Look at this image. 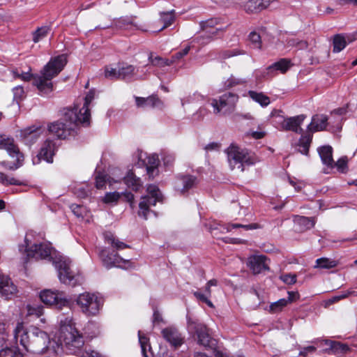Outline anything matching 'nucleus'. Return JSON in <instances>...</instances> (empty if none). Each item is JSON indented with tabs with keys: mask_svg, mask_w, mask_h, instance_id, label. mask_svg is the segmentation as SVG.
I'll use <instances>...</instances> for the list:
<instances>
[{
	"mask_svg": "<svg viewBox=\"0 0 357 357\" xmlns=\"http://www.w3.org/2000/svg\"><path fill=\"white\" fill-rule=\"evenodd\" d=\"M95 98V91L90 90L84 98L83 107L63 109L62 117L48 124V131L59 139H66L77 134L79 125L88 126L90 124L91 113L89 105Z\"/></svg>",
	"mask_w": 357,
	"mask_h": 357,
	"instance_id": "obj_1",
	"label": "nucleus"
},
{
	"mask_svg": "<svg viewBox=\"0 0 357 357\" xmlns=\"http://www.w3.org/2000/svg\"><path fill=\"white\" fill-rule=\"evenodd\" d=\"M26 259L25 263L29 259H47L53 260V264L58 271L59 278L62 283L70 286L82 284L83 277L78 272L71 268V261L64 257H56L53 259L52 248L47 243L33 244L31 248L26 249Z\"/></svg>",
	"mask_w": 357,
	"mask_h": 357,
	"instance_id": "obj_2",
	"label": "nucleus"
},
{
	"mask_svg": "<svg viewBox=\"0 0 357 357\" xmlns=\"http://www.w3.org/2000/svg\"><path fill=\"white\" fill-rule=\"evenodd\" d=\"M66 64V58L60 55L52 58L40 71V75L31 73V68L28 72H19L17 69L12 71L13 77L24 82L33 79V84L39 91L40 95H48L53 91L52 79L58 75Z\"/></svg>",
	"mask_w": 357,
	"mask_h": 357,
	"instance_id": "obj_3",
	"label": "nucleus"
},
{
	"mask_svg": "<svg viewBox=\"0 0 357 357\" xmlns=\"http://www.w3.org/2000/svg\"><path fill=\"white\" fill-rule=\"evenodd\" d=\"M16 342L27 351L33 354H42L47 350L52 343L49 335L33 326L26 328L22 322H18L14 329Z\"/></svg>",
	"mask_w": 357,
	"mask_h": 357,
	"instance_id": "obj_4",
	"label": "nucleus"
},
{
	"mask_svg": "<svg viewBox=\"0 0 357 357\" xmlns=\"http://www.w3.org/2000/svg\"><path fill=\"white\" fill-rule=\"evenodd\" d=\"M58 338L61 345L70 354L80 357H102L98 352L82 348L84 344V337L71 321L61 324Z\"/></svg>",
	"mask_w": 357,
	"mask_h": 357,
	"instance_id": "obj_5",
	"label": "nucleus"
},
{
	"mask_svg": "<svg viewBox=\"0 0 357 357\" xmlns=\"http://www.w3.org/2000/svg\"><path fill=\"white\" fill-rule=\"evenodd\" d=\"M105 242L109 244L112 248V251L109 252L105 248H101L98 251V256L101 259L103 265L107 268L113 266H119L121 264H126L128 260L123 259L116 251L122 250L130 248V245L121 241L114 234L110 231L103 233Z\"/></svg>",
	"mask_w": 357,
	"mask_h": 357,
	"instance_id": "obj_6",
	"label": "nucleus"
},
{
	"mask_svg": "<svg viewBox=\"0 0 357 357\" xmlns=\"http://www.w3.org/2000/svg\"><path fill=\"white\" fill-rule=\"evenodd\" d=\"M225 152L231 169H237L243 172L245 170V166L252 165L257 162L254 154L234 144H231Z\"/></svg>",
	"mask_w": 357,
	"mask_h": 357,
	"instance_id": "obj_7",
	"label": "nucleus"
},
{
	"mask_svg": "<svg viewBox=\"0 0 357 357\" xmlns=\"http://www.w3.org/2000/svg\"><path fill=\"white\" fill-rule=\"evenodd\" d=\"M76 303L80 307L81 311L87 316L98 314L102 305L100 298L89 292L80 294L76 300Z\"/></svg>",
	"mask_w": 357,
	"mask_h": 357,
	"instance_id": "obj_8",
	"label": "nucleus"
},
{
	"mask_svg": "<svg viewBox=\"0 0 357 357\" xmlns=\"http://www.w3.org/2000/svg\"><path fill=\"white\" fill-rule=\"evenodd\" d=\"M188 328L190 332L195 333L197 336L198 343L205 347L213 348L215 340L213 339L206 326L197 320L188 318Z\"/></svg>",
	"mask_w": 357,
	"mask_h": 357,
	"instance_id": "obj_9",
	"label": "nucleus"
},
{
	"mask_svg": "<svg viewBox=\"0 0 357 357\" xmlns=\"http://www.w3.org/2000/svg\"><path fill=\"white\" fill-rule=\"evenodd\" d=\"M218 23L219 20L213 18L200 22L201 29L204 32L199 38L202 45H206L210 43L224 33L225 29L223 28L215 27Z\"/></svg>",
	"mask_w": 357,
	"mask_h": 357,
	"instance_id": "obj_10",
	"label": "nucleus"
},
{
	"mask_svg": "<svg viewBox=\"0 0 357 357\" xmlns=\"http://www.w3.org/2000/svg\"><path fill=\"white\" fill-rule=\"evenodd\" d=\"M57 149L54 140L47 139L40 148V150L36 158L33 159V164H38L41 160L47 162H53V156Z\"/></svg>",
	"mask_w": 357,
	"mask_h": 357,
	"instance_id": "obj_11",
	"label": "nucleus"
},
{
	"mask_svg": "<svg viewBox=\"0 0 357 357\" xmlns=\"http://www.w3.org/2000/svg\"><path fill=\"white\" fill-rule=\"evenodd\" d=\"M237 94L228 92L220 96L219 99H212L211 105L213 107V113L219 114L221 110L226 107H233L238 101Z\"/></svg>",
	"mask_w": 357,
	"mask_h": 357,
	"instance_id": "obj_12",
	"label": "nucleus"
},
{
	"mask_svg": "<svg viewBox=\"0 0 357 357\" xmlns=\"http://www.w3.org/2000/svg\"><path fill=\"white\" fill-rule=\"evenodd\" d=\"M0 149L6 150L9 155L20 162L24 160V155L20 151L13 138L6 135H0Z\"/></svg>",
	"mask_w": 357,
	"mask_h": 357,
	"instance_id": "obj_13",
	"label": "nucleus"
},
{
	"mask_svg": "<svg viewBox=\"0 0 357 357\" xmlns=\"http://www.w3.org/2000/svg\"><path fill=\"white\" fill-rule=\"evenodd\" d=\"M40 298L43 303L50 305H55L58 308H61L68 303V301L64 298L61 294L56 293L50 290L41 291Z\"/></svg>",
	"mask_w": 357,
	"mask_h": 357,
	"instance_id": "obj_14",
	"label": "nucleus"
},
{
	"mask_svg": "<svg viewBox=\"0 0 357 357\" xmlns=\"http://www.w3.org/2000/svg\"><path fill=\"white\" fill-rule=\"evenodd\" d=\"M268 259L263 255H253L248 258L247 265L253 274H259L264 271L269 270Z\"/></svg>",
	"mask_w": 357,
	"mask_h": 357,
	"instance_id": "obj_15",
	"label": "nucleus"
},
{
	"mask_svg": "<svg viewBox=\"0 0 357 357\" xmlns=\"http://www.w3.org/2000/svg\"><path fill=\"white\" fill-rule=\"evenodd\" d=\"M17 287L11 279L5 275H0V296L5 299H12L17 294Z\"/></svg>",
	"mask_w": 357,
	"mask_h": 357,
	"instance_id": "obj_16",
	"label": "nucleus"
},
{
	"mask_svg": "<svg viewBox=\"0 0 357 357\" xmlns=\"http://www.w3.org/2000/svg\"><path fill=\"white\" fill-rule=\"evenodd\" d=\"M305 114L286 118L281 123L280 126L282 130L287 131H292L296 133L302 134L303 130L301 128V125L305 119Z\"/></svg>",
	"mask_w": 357,
	"mask_h": 357,
	"instance_id": "obj_17",
	"label": "nucleus"
},
{
	"mask_svg": "<svg viewBox=\"0 0 357 357\" xmlns=\"http://www.w3.org/2000/svg\"><path fill=\"white\" fill-rule=\"evenodd\" d=\"M162 337L172 346L178 347L184 342V337L179 333L177 328L170 326L162 331Z\"/></svg>",
	"mask_w": 357,
	"mask_h": 357,
	"instance_id": "obj_18",
	"label": "nucleus"
},
{
	"mask_svg": "<svg viewBox=\"0 0 357 357\" xmlns=\"http://www.w3.org/2000/svg\"><path fill=\"white\" fill-rule=\"evenodd\" d=\"M196 177L191 175H182L177 177L174 189L179 194H184L196 184Z\"/></svg>",
	"mask_w": 357,
	"mask_h": 357,
	"instance_id": "obj_19",
	"label": "nucleus"
},
{
	"mask_svg": "<svg viewBox=\"0 0 357 357\" xmlns=\"http://www.w3.org/2000/svg\"><path fill=\"white\" fill-rule=\"evenodd\" d=\"M291 66L292 64L289 59H281L266 68L265 72H264L263 77H273L278 70L280 71L282 73H285Z\"/></svg>",
	"mask_w": 357,
	"mask_h": 357,
	"instance_id": "obj_20",
	"label": "nucleus"
},
{
	"mask_svg": "<svg viewBox=\"0 0 357 357\" xmlns=\"http://www.w3.org/2000/svg\"><path fill=\"white\" fill-rule=\"evenodd\" d=\"M41 127L33 126L21 131V136L26 144H31L35 143L43 134Z\"/></svg>",
	"mask_w": 357,
	"mask_h": 357,
	"instance_id": "obj_21",
	"label": "nucleus"
},
{
	"mask_svg": "<svg viewBox=\"0 0 357 357\" xmlns=\"http://www.w3.org/2000/svg\"><path fill=\"white\" fill-rule=\"evenodd\" d=\"M218 285V280L216 279H212L208 281L204 288V293L197 291L193 292L194 296L199 301L206 303L208 307L213 308L214 305L213 303L209 300V297L211 295V287H215Z\"/></svg>",
	"mask_w": 357,
	"mask_h": 357,
	"instance_id": "obj_22",
	"label": "nucleus"
},
{
	"mask_svg": "<svg viewBox=\"0 0 357 357\" xmlns=\"http://www.w3.org/2000/svg\"><path fill=\"white\" fill-rule=\"evenodd\" d=\"M328 125V117L324 114H315L312 116L311 123L307 126V130L316 132L326 129Z\"/></svg>",
	"mask_w": 357,
	"mask_h": 357,
	"instance_id": "obj_23",
	"label": "nucleus"
},
{
	"mask_svg": "<svg viewBox=\"0 0 357 357\" xmlns=\"http://www.w3.org/2000/svg\"><path fill=\"white\" fill-rule=\"evenodd\" d=\"M135 102L137 107L155 108L162 105V101L156 96H151L147 98L135 97Z\"/></svg>",
	"mask_w": 357,
	"mask_h": 357,
	"instance_id": "obj_24",
	"label": "nucleus"
},
{
	"mask_svg": "<svg viewBox=\"0 0 357 357\" xmlns=\"http://www.w3.org/2000/svg\"><path fill=\"white\" fill-rule=\"evenodd\" d=\"M135 16H126L116 19L114 22V26L116 29L124 30L139 29L137 24L134 22Z\"/></svg>",
	"mask_w": 357,
	"mask_h": 357,
	"instance_id": "obj_25",
	"label": "nucleus"
},
{
	"mask_svg": "<svg viewBox=\"0 0 357 357\" xmlns=\"http://www.w3.org/2000/svg\"><path fill=\"white\" fill-rule=\"evenodd\" d=\"M293 220L295 225L298 226V229L301 232L312 229L316 222V219L314 217L307 218L301 215H294Z\"/></svg>",
	"mask_w": 357,
	"mask_h": 357,
	"instance_id": "obj_26",
	"label": "nucleus"
},
{
	"mask_svg": "<svg viewBox=\"0 0 357 357\" xmlns=\"http://www.w3.org/2000/svg\"><path fill=\"white\" fill-rule=\"evenodd\" d=\"M268 6V0H250L245 5L248 13H257Z\"/></svg>",
	"mask_w": 357,
	"mask_h": 357,
	"instance_id": "obj_27",
	"label": "nucleus"
},
{
	"mask_svg": "<svg viewBox=\"0 0 357 357\" xmlns=\"http://www.w3.org/2000/svg\"><path fill=\"white\" fill-rule=\"evenodd\" d=\"M326 344L330 346L328 353L337 356H342L349 351V347L347 344L337 341L326 340Z\"/></svg>",
	"mask_w": 357,
	"mask_h": 357,
	"instance_id": "obj_28",
	"label": "nucleus"
},
{
	"mask_svg": "<svg viewBox=\"0 0 357 357\" xmlns=\"http://www.w3.org/2000/svg\"><path fill=\"white\" fill-rule=\"evenodd\" d=\"M134 195L129 192L114 191L108 192L102 201H133Z\"/></svg>",
	"mask_w": 357,
	"mask_h": 357,
	"instance_id": "obj_29",
	"label": "nucleus"
},
{
	"mask_svg": "<svg viewBox=\"0 0 357 357\" xmlns=\"http://www.w3.org/2000/svg\"><path fill=\"white\" fill-rule=\"evenodd\" d=\"M318 153L320 155L322 162L328 167H333V149L331 146L326 145L319 147Z\"/></svg>",
	"mask_w": 357,
	"mask_h": 357,
	"instance_id": "obj_30",
	"label": "nucleus"
},
{
	"mask_svg": "<svg viewBox=\"0 0 357 357\" xmlns=\"http://www.w3.org/2000/svg\"><path fill=\"white\" fill-rule=\"evenodd\" d=\"M143 199H147V201H163L164 195L160 188L155 185H149L146 188V195Z\"/></svg>",
	"mask_w": 357,
	"mask_h": 357,
	"instance_id": "obj_31",
	"label": "nucleus"
},
{
	"mask_svg": "<svg viewBox=\"0 0 357 357\" xmlns=\"http://www.w3.org/2000/svg\"><path fill=\"white\" fill-rule=\"evenodd\" d=\"M123 181L125 184L133 190L137 191L142 187L140 178L137 177L132 171L128 172Z\"/></svg>",
	"mask_w": 357,
	"mask_h": 357,
	"instance_id": "obj_32",
	"label": "nucleus"
},
{
	"mask_svg": "<svg viewBox=\"0 0 357 357\" xmlns=\"http://www.w3.org/2000/svg\"><path fill=\"white\" fill-rule=\"evenodd\" d=\"M160 22L163 23V26L159 30V31L167 28L170 25H172L175 21V10H172L170 11L167 12H160Z\"/></svg>",
	"mask_w": 357,
	"mask_h": 357,
	"instance_id": "obj_33",
	"label": "nucleus"
},
{
	"mask_svg": "<svg viewBox=\"0 0 357 357\" xmlns=\"http://www.w3.org/2000/svg\"><path fill=\"white\" fill-rule=\"evenodd\" d=\"M312 139V135L307 133L302 135L298 142V151L304 155H307L309 152V148Z\"/></svg>",
	"mask_w": 357,
	"mask_h": 357,
	"instance_id": "obj_34",
	"label": "nucleus"
},
{
	"mask_svg": "<svg viewBox=\"0 0 357 357\" xmlns=\"http://www.w3.org/2000/svg\"><path fill=\"white\" fill-rule=\"evenodd\" d=\"M139 342L141 346L142 353L144 357H152L153 353L151 347L149 344V340L148 337L142 335V332H138Z\"/></svg>",
	"mask_w": 357,
	"mask_h": 357,
	"instance_id": "obj_35",
	"label": "nucleus"
},
{
	"mask_svg": "<svg viewBox=\"0 0 357 357\" xmlns=\"http://www.w3.org/2000/svg\"><path fill=\"white\" fill-rule=\"evenodd\" d=\"M248 95L250 98H252L256 102L259 103L262 107H266L271 102L269 97L262 92L249 91Z\"/></svg>",
	"mask_w": 357,
	"mask_h": 357,
	"instance_id": "obj_36",
	"label": "nucleus"
},
{
	"mask_svg": "<svg viewBox=\"0 0 357 357\" xmlns=\"http://www.w3.org/2000/svg\"><path fill=\"white\" fill-rule=\"evenodd\" d=\"M70 208L77 218H84V217H88L90 213V211L83 204L73 203L70 206Z\"/></svg>",
	"mask_w": 357,
	"mask_h": 357,
	"instance_id": "obj_37",
	"label": "nucleus"
},
{
	"mask_svg": "<svg viewBox=\"0 0 357 357\" xmlns=\"http://www.w3.org/2000/svg\"><path fill=\"white\" fill-rule=\"evenodd\" d=\"M149 62L151 65L157 67H165L171 66L174 63V61H171L169 59H164L161 56H153V54H151L149 57Z\"/></svg>",
	"mask_w": 357,
	"mask_h": 357,
	"instance_id": "obj_38",
	"label": "nucleus"
},
{
	"mask_svg": "<svg viewBox=\"0 0 357 357\" xmlns=\"http://www.w3.org/2000/svg\"><path fill=\"white\" fill-rule=\"evenodd\" d=\"M50 31V28L48 26L38 27L34 32H33V41L35 43H38L45 37Z\"/></svg>",
	"mask_w": 357,
	"mask_h": 357,
	"instance_id": "obj_39",
	"label": "nucleus"
},
{
	"mask_svg": "<svg viewBox=\"0 0 357 357\" xmlns=\"http://www.w3.org/2000/svg\"><path fill=\"white\" fill-rule=\"evenodd\" d=\"M135 74V67L128 65L119 69V79L128 80L130 79Z\"/></svg>",
	"mask_w": 357,
	"mask_h": 357,
	"instance_id": "obj_40",
	"label": "nucleus"
},
{
	"mask_svg": "<svg viewBox=\"0 0 357 357\" xmlns=\"http://www.w3.org/2000/svg\"><path fill=\"white\" fill-rule=\"evenodd\" d=\"M259 227L258 224L252 223L249 225H242L238 223H228L225 225L224 228L227 232L231 231L233 229L243 228L245 230L255 229Z\"/></svg>",
	"mask_w": 357,
	"mask_h": 357,
	"instance_id": "obj_41",
	"label": "nucleus"
},
{
	"mask_svg": "<svg viewBox=\"0 0 357 357\" xmlns=\"http://www.w3.org/2000/svg\"><path fill=\"white\" fill-rule=\"evenodd\" d=\"M347 45V41L342 35L337 34L333 38V52H340Z\"/></svg>",
	"mask_w": 357,
	"mask_h": 357,
	"instance_id": "obj_42",
	"label": "nucleus"
},
{
	"mask_svg": "<svg viewBox=\"0 0 357 357\" xmlns=\"http://www.w3.org/2000/svg\"><path fill=\"white\" fill-rule=\"evenodd\" d=\"M148 164L146 171L149 176L153 177L154 172L157 170V167L159 165V160L157 155H153L148 158Z\"/></svg>",
	"mask_w": 357,
	"mask_h": 357,
	"instance_id": "obj_43",
	"label": "nucleus"
},
{
	"mask_svg": "<svg viewBox=\"0 0 357 357\" xmlns=\"http://www.w3.org/2000/svg\"><path fill=\"white\" fill-rule=\"evenodd\" d=\"M337 265L335 261L331 260L326 257L317 259L316 260V265L314 268H331L335 267Z\"/></svg>",
	"mask_w": 357,
	"mask_h": 357,
	"instance_id": "obj_44",
	"label": "nucleus"
},
{
	"mask_svg": "<svg viewBox=\"0 0 357 357\" xmlns=\"http://www.w3.org/2000/svg\"><path fill=\"white\" fill-rule=\"evenodd\" d=\"M109 183V185H112V181L109 178V177L103 174V173H98V174L96 176V187L97 189H102L103 188L106 183Z\"/></svg>",
	"mask_w": 357,
	"mask_h": 357,
	"instance_id": "obj_45",
	"label": "nucleus"
},
{
	"mask_svg": "<svg viewBox=\"0 0 357 357\" xmlns=\"http://www.w3.org/2000/svg\"><path fill=\"white\" fill-rule=\"evenodd\" d=\"M0 183L3 184L4 185H21L23 184V182L20 181L17 178H15L14 177L8 176L2 172H0Z\"/></svg>",
	"mask_w": 357,
	"mask_h": 357,
	"instance_id": "obj_46",
	"label": "nucleus"
},
{
	"mask_svg": "<svg viewBox=\"0 0 357 357\" xmlns=\"http://www.w3.org/2000/svg\"><path fill=\"white\" fill-rule=\"evenodd\" d=\"M0 357H23V356L17 348L6 347L0 351Z\"/></svg>",
	"mask_w": 357,
	"mask_h": 357,
	"instance_id": "obj_47",
	"label": "nucleus"
},
{
	"mask_svg": "<svg viewBox=\"0 0 357 357\" xmlns=\"http://www.w3.org/2000/svg\"><path fill=\"white\" fill-rule=\"evenodd\" d=\"M247 82L246 79L237 78L231 75L225 82V87L229 89L237 85H242Z\"/></svg>",
	"mask_w": 357,
	"mask_h": 357,
	"instance_id": "obj_48",
	"label": "nucleus"
},
{
	"mask_svg": "<svg viewBox=\"0 0 357 357\" xmlns=\"http://www.w3.org/2000/svg\"><path fill=\"white\" fill-rule=\"evenodd\" d=\"M245 51L240 49H233L224 50L220 54V57L222 59H227L232 56L245 54Z\"/></svg>",
	"mask_w": 357,
	"mask_h": 357,
	"instance_id": "obj_49",
	"label": "nucleus"
},
{
	"mask_svg": "<svg viewBox=\"0 0 357 357\" xmlns=\"http://www.w3.org/2000/svg\"><path fill=\"white\" fill-rule=\"evenodd\" d=\"M289 304V301L286 298H281L276 302L271 304L270 310L272 312H278Z\"/></svg>",
	"mask_w": 357,
	"mask_h": 357,
	"instance_id": "obj_50",
	"label": "nucleus"
},
{
	"mask_svg": "<svg viewBox=\"0 0 357 357\" xmlns=\"http://www.w3.org/2000/svg\"><path fill=\"white\" fill-rule=\"evenodd\" d=\"M149 203L151 204L152 206H155L156 202H139V211L138 215L143 217L144 219H147V215L150 212Z\"/></svg>",
	"mask_w": 357,
	"mask_h": 357,
	"instance_id": "obj_51",
	"label": "nucleus"
},
{
	"mask_svg": "<svg viewBox=\"0 0 357 357\" xmlns=\"http://www.w3.org/2000/svg\"><path fill=\"white\" fill-rule=\"evenodd\" d=\"M28 315H36L40 317L43 314V307L40 305H27Z\"/></svg>",
	"mask_w": 357,
	"mask_h": 357,
	"instance_id": "obj_52",
	"label": "nucleus"
},
{
	"mask_svg": "<svg viewBox=\"0 0 357 357\" xmlns=\"http://www.w3.org/2000/svg\"><path fill=\"white\" fill-rule=\"evenodd\" d=\"M287 44L289 47H296L299 50H303L307 47V43L305 40L297 38H289L287 40Z\"/></svg>",
	"mask_w": 357,
	"mask_h": 357,
	"instance_id": "obj_53",
	"label": "nucleus"
},
{
	"mask_svg": "<svg viewBox=\"0 0 357 357\" xmlns=\"http://www.w3.org/2000/svg\"><path fill=\"white\" fill-rule=\"evenodd\" d=\"M248 37L255 48L261 49V36L259 33H257L256 31H252L250 33Z\"/></svg>",
	"mask_w": 357,
	"mask_h": 357,
	"instance_id": "obj_54",
	"label": "nucleus"
},
{
	"mask_svg": "<svg viewBox=\"0 0 357 357\" xmlns=\"http://www.w3.org/2000/svg\"><path fill=\"white\" fill-rule=\"evenodd\" d=\"M119 70L109 66H106L105 69V77L110 79H119Z\"/></svg>",
	"mask_w": 357,
	"mask_h": 357,
	"instance_id": "obj_55",
	"label": "nucleus"
},
{
	"mask_svg": "<svg viewBox=\"0 0 357 357\" xmlns=\"http://www.w3.org/2000/svg\"><path fill=\"white\" fill-rule=\"evenodd\" d=\"M352 294H353V291L352 290H347L345 292L340 293V294L331 298L328 301V303L329 304L335 303H336V302H337V301H340L342 299H344V298L349 297L350 295H352Z\"/></svg>",
	"mask_w": 357,
	"mask_h": 357,
	"instance_id": "obj_56",
	"label": "nucleus"
},
{
	"mask_svg": "<svg viewBox=\"0 0 357 357\" xmlns=\"http://www.w3.org/2000/svg\"><path fill=\"white\" fill-rule=\"evenodd\" d=\"M347 158L342 157L340 158L335 163H333V166L337 167V170L340 172L344 173L347 169Z\"/></svg>",
	"mask_w": 357,
	"mask_h": 357,
	"instance_id": "obj_57",
	"label": "nucleus"
},
{
	"mask_svg": "<svg viewBox=\"0 0 357 357\" xmlns=\"http://www.w3.org/2000/svg\"><path fill=\"white\" fill-rule=\"evenodd\" d=\"M280 279L287 284H294L296 282V275L291 273L282 274L280 276Z\"/></svg>",
	"mask_w": 357,
	"mask_h": 357,
	"instance_id": "obj_58",
	"label": "nucleus"
},
{
	"mask_svg": "<svg viewBox=\"0 0 357 357\" xmlns=\"http://www.w3.org/2000/svg\"><path fill=\"white\" fill-rule=\"evenodd\" d=\"M13 98L14 100L19 101L24 97V90L21 86H17L13 88Z\"/></svg>",
	"mask_w": 357,
	"mask_h": 357,
	"instance_id": "obj_59",
	"label": "nucleus"
},
{
	"mask_svg": "<svg viewBox=\"0 0 357 357\" xmlns=\"http://www.w3.org/2000/svg\"><path fill=\"white\" fill-rule=\"evenodd\" d=\"M162 159L165 165H172L175 160V156L173 153L164 152L162 155Z\"/></svg>",
	"mask_w": 357,
	"mask_h": 357,
	"instance_id": "obj_60",
	"label": "nucleus"
},
{
	"mask_svg": "<svg viewBox=\"0 0 357 357\" xmlns=\"http://www.w3.org/2000/svg\"><path fill=\"white\" fill-rule=\"evenodd\" d=\"M22 161L18 162L17 160H16V162L13 163V164H10L6 161L0 162L1 165L4 167L6 169H10V170H15V169H18L22 165Z\"/></svg>",
	"mask_w": 357,
	"mask_h": 357,
	"instance_id": "obj_61",
	"label": "nucleus"
},
{
	"mask_svg": "<svg viewBox=\"0 0 357 357\" xmlns=\"http://www.w3.org/2000/svg\"><path fill=\"white\" fill-rule=\"evenodd\" d=\"M190 50V46L185 47L183 50L178 52L174 55L172 56L171 61H174L181 59L184 56L187 55Z\"/></svg>",
	"mask_w": 357,
	"mask_h": 357,
	"instance_id": "obj_62",
	"label": "nucleus"
},
{
	"mask_svg": "<svg viewBox=\"0 0 357 357\" xmlns=\"http://www.w3.org/2000/svg\"><path fill=\"white\" fill-rule=\"evenodd\" d=\"M7 340V334L5 331L4 324H0V348L3 347Z\"/></svg>",
	"mask_w": 357,
	"mask_h": 357,
	"instance_id": "obj_63",
	"label": "nucleus"
},
{
	"mask_svg": "<svg viewBox=\"0 0 357 357\" xmlns=\"http://www.w3.org/2000/svg\"><path fill=\"white\" fill-rule=\"evenodd\" d=\"M247 136H250L255 139H262L265 136V132L259 130L257 131H249L246 133Z\"/></svg>",
	"mask_w": 357,
	"mask_h": 357,
	"instance_id": "obj_64",
	"label": "nucleus"
}]
</instances>
